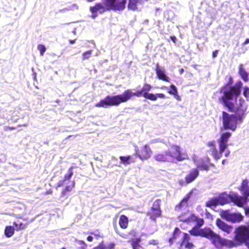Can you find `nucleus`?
Segmentation results:
<instances>
[{"instance_id":"f257e3e1","label":"nucleus","mask_w":249,"mask_h":249,"mask_svg":"<svg viewBox=\"0 0 249 249\" xmlns=\"http://www.w3.org/2000/svg\"><path fill=\"white\" fill-rule=\"evenodd\" d=\"M229 84L228 83L219 89L221 96L219 97V101L230 111L234 112L238 115L239 119H244L248 105L242 98L237 101V97L241 93L243 83L238 81L233 86H230Z\"/></svg>"},{"instance_id":"f03ea898","label":"nucleus","mask_w":249,"mask_h":249,"mask_svg":"<svg viewBox=\"0 0 249 249\" xmlns=\"http://www.w3.org/2000/svg\"><path fill=\"white\" fill-rule=\"evenodd\" d=\"M151 89L152 86L150 85L145 83L141 90H138L135 92H132L131 89H127L121 94L113 96L107 95L104 99L101 100L99 102L96 104L95 107L107 108L110 106H118L122 103L126 102L133 96H143L145 93H148V92Z\"/></svg>"},{"instance_id":"7ed1b4c3","label":"nucleus","mask_w":249,"mask_h":249,"mask_svg":"<svg viewBox=\"0 0 249 249\" xmlns=\"http://www.w3.org/2000/svg\"><path fill=\"white\" fill-rule=\"evenodd\" d=\"M103 3H97L93 6L89 8L91 13V17L95 18L98 16V13L103 14L106 11L112 10L114 11H122L125 8L126 0H103Z\"/></svg>"},{"instance_id":"20e7f679","label":"nucleus","mask_w":249,"mask_h":249,"mask_svg":"<svg viewBox=\"0 0 249 249\" xmlns=\"http://www.w3.org/2000/svg\"><path fill=\"white\" fill-rule=\"evenodd\" d=\"M188 155L180 151V147L177 145H172L168 150L154 156L155 159L158 161L174 162L176 160L182 161L187 159Z\"/></svg>"},{"instance_id":"39448f33","label":"nucleus","mask_w":249,"mask_h":249,"mask_svg":"<svg viewBox=\"0 0 249 249\" xmlns=\"http://www.w3.org/2000/svg\"><path fill=\"white\" fill-rule=\"evenodd\" d=\"M240 190L244 196H241L234 194L230 196L231 201L239 207H243L247 203V198L249 196V181L247 179L243 180Z\"/></svg>"},{"instance_id":"423d86ee","label":"nucleus","mask_w":249,"mask_h":249,"mask_svg":"<svg viewBox=\"0 0 249 249\" xmlns=\"http://www.w3.org/2000/svg\"><path fill=\"white\" fill-rule=\"evenodd\" d=\"M243 119H239V116L236 114H230L228 113L222 112V122L223 127L225 129H230L234 131L238 123H242Z\"/></svg>"},{"instance_id":"0eeeda50","label":"nucleus","mask_w":249,"mask_h":249,"mask_svg":"<svg viewBox=\"0 0 249 249\" xmlns=\"http://www.w3.org/2000/svg\"><path fill=\"white\" fill-rule=\"evenodd\" d=\"M234 239L237 244L245 243L249 249V224L236 228Z\"/></svg>"},{"instance_id":"6e6552de","label":"nucleus","mask_w":249,"mask_h":249,"mask_svg":"<svg viewBox=\"0 0 249 249\" xmlns=\"http://www.w3.org/2000/svg\"><path fill=\"white\" fill-rule=\"evenodd\" d=\"M206 238L210 239L212 243L217 248H221L224 246H228L230 248L239 245L234 240V242L231 240H226L222 238L219 235L214 233L211 229V233H208Z\"/></svg>"},{"instance_id":"1a4fd4ad","label":"nucleus","mask_w":249,"mask_h":249,"mask_svg":"<svg viewBox=\"0 0 249 249\" xmlns=\"http://www.w3.org/2000/svg\"><path fill=\"white\" fill-rule=\"evenodd\" d=\"M229 202V196L225 194H222L217 197H214L206 202V205L208 207L216 206L218 205H223Z\"/></svg>"},{"instance_id":"9d476101","label":"nucleus","mask_w":249,"mask_h":249,"mask_svg":"<svg viewBox=\"0 0 249 249\" xmlns=\"http://www.w3.org/2000/svg\"><path fill=\"white\" fill-rule=\"evenodd\" d=\"M221 217L227 221L233 223L239 222L243 219V216L239 213H231L229 211H223Z\"/></svg>"},{"instance_id":"9b49d317","label":"nucleus","mask_w":249,"mask_h":249,"mask_svg":"<svg viewBox=\"0 0 249 249\" xmlns=\"http://www.w3.org/2000/svg\"><path fill=\"white\" fill-rule=\"evenodd\" d=\"M231 135V133L229 132L223 133L221 135L220 138L217 140L219 144V150L222 154L227 148L228 142Z\"/></svg>"},{"instance_id":"f8f14e48","label":"nucleus","mask_w":249,"mask_h":249,"mask_svg":"<svg viewBox=\"0 0 249 249\" xmlns=\"http://www.w3.org/2000/svg\"><path fill=\"white\" fill-rule=\"evenodd\" d=\"M190 233L194 236H201L206 237L208 233H211V229L205 228L202 229H199L198 227H194L189 231Z\"/></svg>"},{"instance_id":"ddd939ff","label":"nucleus","mask_w":249,"mask_h":249,"mask_svg":"<svg viewBox=\"0 0 249 249\" xmlns=\"http://www.w3.org/2000/svg\"><path fill=\"white\" fill-rule=\"evenodd\" d=\"M207 145L210 147L208 150L209 153L211 155L215 160H218L222 157V153L220 151H218L215 147V142L214 141L209 142L207 143Z\"/></svg>"},{"instance_id":"4468645a","label":"nucleus","mask_w":249,"mask_h":249,"mask_svg":"<svg viewBox=\"0 0 249 249\" xmlns=\"http://www.w3.org/2000/svg\"><path fill=\"white\" fill-rule=\"evenodd\" d=\"M180 221L189 223L191 222L196 221V225L195 227L199 228L204 224V220L202 218H198L196 216L194 215H191L189 217L184 218L180 216L179 217Z\"/></svg>"},{"instance_id":"2eb2a0df","label":"nucleus","mask_w":249,"mask_h":249,"mask_svg":"<svg viewBox=\"0 0 249 249\" xmlns=\"http://www.w3.org/2000/svg\"><path fill=\"white\" fill-rule=\"evenodd\" d=\"M216 224L219 229L227 234L230 233L233 230V227L227 224L219 218L216 220Z\"/></svg>"},{"instance_id":"dca6fc26","label":"nucleus","mask_w":249,"mask_h":249,"mask_svg":"<svg viewBox=\"0 0 249 249\" xmlns=\"http://www.w3.org/2000/svg\"><path fill=\"white\" fill-rule=\"evenodd\" d=\"M136 155L142 160L148 159L152 153L149 146L147 145H144L142 149L141 154H139L136 149Z\"/></svg>"},{"instance_id":"f3484780","label":"nucleus","mask_w":249,"mask_h":249,"mask_svg":"<svg viewBox=\"0 0 249 249\" xmlns=\"http://www.w3.org/2000/svg\"><path fill=\"white\" fill-rule=\"evenodd\" d=\"M191 197V194H188L175 207V210L179 211L185 209L188 205V200Z\"/></svg>"},{"instance_id":"a211bd4d","label":"nucleus","mask_w":249,"mask_h":249,"mask_svg":"<svg viewBox=\"0 0 249 249\" xmlns=\"http://www.w3.org/2000/svg\"><path fill=\"white\" fill-rule=\"evenodd\" d=\"M156 72L157 77L159 79L169 82V77L165 74L164 70L161 68L158 63L156 65Z\"/></svg>"},{"instance_id":"6ab92c4d","label":"nucleus","mask_w":249,"mask_h":249,"mask_svg":"<svg viewBox=\"0 0 249 249\" xmlns=\"http://www.w3.org/2000/svg\"><path fill=\"white\" fill-rule=\"evenodd\" d=\"M199 175V171L196 168H193L185 177V181L187 183L193 182Z\"/></svg>"},{"instance_id":"aec40b11","label":"nucleus","mask_w":249,"mask_h":249,"mask_svg":"<svg viewBox=\"0 0 249 249\" xmlns=\"http://www.w3.org/2000/svg\"><path fill=\"white\" fill-rule=\"evenodd\" d=\"M73 167H70L68 172L65 174L64 179L60 180L58 183L57 186L58 187H61L63 185H64L65 184H66V181L70 180V179L71 178L72 176L73 175Z\"/></svg>"},{"instance_id":"412c9836","label":"nucleus","mask_w":249,"mask_h":249,"mask_svg":"<svg viewBox=\"0 0 249 249\" xmlns=\"http://www.w3.org/2000/svg\"><path fill=\"white\" fill-rule=\"evenodd\" d=\"M161 214V211L160 209L151 208L150 211L147 213V215L150 216V218L153 220L156 221V218L160 217Z\"/></svg>"},{"instance_id":"4be33fe9","label":"nucleus","mask_w":249,"mask_h":249,"mask_svg":"<svg viewBox=\"0 0 249 249\" xmlns=\"http://www.w3.org/2000/svg\"><path fill=\"white\" fill-rule=\"evenodd\" d=\"M239 74L241 78L245 81L247 82L249 80V73L243 68V65L241 64L239 67Z\"/></svg>"},{"instance_id":"5701e85b","label":"nucleus","mask_w":249,"mask_h":249,"mask_svg":"<svg viewBox=\"0 0 249 249\" xmlns=\"http://www.w3.org/2000/svg\"><path fill=\"white\" fill-rule=\"evenodd\" d=\"M147 0H129L128 8L131 10H135L137 9V4L138 3L142 4Z\"/></svg>"},{"instance_id":"b1692460","label":"nucleus","mask_w":249,"mask_h":249,"mask_svg":"<svg viewBox=\"0 0 249 249\" xmlns=\"http://www.w3.org/2000/svg\"><path fill=\"white\" fill-rule=\"evenodd\" d=\"M141 238H136L132 239L130 242L133 249H143V248L140 245Z\"/></svg>"},{"instance_id":"393cba45","label":"nucleus","mask_w":249,"mask_h":249,"mask_svg":"<svg viewBox=\"0 0 249 249\" xmlns=\"http://www.w3.org/2000/svg\"><path fill=\"white\" fill-rule=\"evenodd\" d=\"M119 158L120 159V163L124 165H128L135 161L134 159L131 156H120Z\"/></svg>"},{"instance_id":"a878e982","label":"nucleus","mask_w":249,"mask_h":249,"mask_svg":"<svg viewBox=\"0 0 249 249\" xmlns=\"http://www.w3.org/2000/svg\"><path fill=\"white\" fill-rule=\"evenodd\" d=\"M128 218L124 215H121L119 219V225L122 229H126L128 225Z\"/></svg>"},{"instance_id":"bb28decb","label":"nucleus","mask_w":249,"mask_h":249,"mask_svg":"<svg viewBox=\"0 0 249 249\" xmlns=\"http://www.w3.org/2000/svg\"><path fill=\"white\" fill-rule=\"evenodd\" d=\"M198 168L201 170L207 171L209 169V166L203 160L196 162Z\"/></svg>"},{"instance_id":"cd10ccee","label":"nucleus","mask_w":249,"mask_h":249,"mask_svg":"<svg viewBox=\"0 0 249 249\" xmlns=\"http://www.w3.org/2000/svg\"><path fill=\"white\" fill-rule=\"evenodd\" d=\"M183 237L181 238L180 243V248L182 247L183 246H185V244H187L188 242H189L190 240V236L188 233H183Z\"/></svg>"},{"instance_id":"c85d7f7f","label":"nucleus","mask_w":249,"mask_h":249,"mask_svg":"<svg viewBox=\"0 0 249 249\" xmlns=\"http://www.w3.org/2000/svg\"><path fill=\"white\" fill-rule=\"evenodd\" d=\"M14 233V228L12 226H7L5 228L4 233L6 237H11Z\"/></svg>"},{"instance_id":"c756f323","label":"nucleus","mask_w":249,"mask_h":249,"mask_svg":"<svg viewBox=\"0 0 249 249\" xmlns=\"http://www.w3.org/2000/svg\"><path fill=\"white\" fill-rule=\"evenodd\" d=\"M143 97L146 99H149L152 101H156L157 99L156 94H154L153 93H145L144 94H143Z\"/></svg>"},{"instance_id":"7c9ffc66","label":"nucleus","mask_w":249,"mask_h":249,"mask_svg":"<svg viewBox=\"0 0 249 249\" xmlns=\"http://www.w3.org/2000/svg\"><path fill=\"white\" fill-rule=\"evenodd\" d=\"M92 54V51L91 50H89L88 51H86L83 53L82 56V60L83 61H84L85 60H87L89 59Z\"/></svg>"},{"instance_id":"2f4dec72","label":"nucleus","mask_w":249,"mask_h":249,"mask_svg":"<svg viewBox=\"0 0 249 249\" xmlns=\"http://www.w3.org/2000/svg\"><path fill=\"white\" fill-rule=\"evenodd\" d=\"M74 186V182L73 181L71 185H67L62 192V194L64 195L67 192L71 191Z\"/></svg>"},{"instance_id":"473e14b6","label":"nucleus","mask_w":249,"mask_h":249,"mask_svg":"<svg viewBox=\"0 0 249 249\" xmlns=\"http://www.w3.org/2000/svg\"><path fill=\"white\" fill-rule=\"evenodd\" d=\"M168 93L173 95L176 94V93H178L177 88L174 85H171Z\"/></svg>"},{"instance_id":"72a5a7b5","label":"nucleus","mask_w":249,"mask_h":249,"mask_svg":"<svg viewBox=\"0 0 249 249\" xmlns=\"http://www.w3.org/2000/svg\"><path fill=\"white\" fill-rule=\"evenodd\" d=\"M37 49L39 51L40 54L43 56L46 52V49L45 46L42 44H39L37 46Z\"/></svg>"},{"instance_id":"f704fd0d","label":"nucleus","mask_w":249,"mask_h":249,"mask_svg":"<svg viewBox=\"0 0 249 249\" xmlns=\"http://www.w3.org/2000/svg\"><path fill=\"white\" fill-rule=\"evenodd\" d=\"M160 199H157L155 200L153 203V206L152 207L154 209H157L160 210Z\"/></svg>"},{"instance_id":"c9c22d12","label":"nucleus","mask_w":249,"mask_h":249,"mask_svg":"<svg viewBox=\"0 0 249 249\" xmlns=\"http://www.w3.org/2000/svg\"><path fill=\"white\" fill-rule=\"evenodd\" d=\"M244 96L248 99L249 97V87H245L243 93Z\"/></svg>"},{"instance_id":"e433bc0d","label":"nucleus","mask_w":249,"mask_h":249,"mask_svg":"<svg viewBox=\"0 0 249 249\" xmlns=\"http://www.w3.org/2000/svg\"><path fill=\"white\" fill-rule=\"evenodd\" d=\"M78 244L81 246V248L82 249H85V248L86 247V245L85 243L84 242V241H82V240H79L78 241Z\"/></svg>"},{"instance_id":"4c0bfd02","label":"nucleus","mask_w":249,"mask_h":249,"mask_svg":"<svg viewBox=\"0 0 249 249\" xmlns=\"http://www.w3.org/2000/svg\"><path fill=\"white\" fill-rule=\"evenodd\" d=\"M185 248L191 249L193 247V244L191 242H188L187 244H185L184 246Z\"/></svg>"},{"instance_id":"58836bf2","label":"nucleus","mask_w":249,"mask_h":249,"mask_svg":"<svg viewBox=\"0 0 249 249\" xmlns=\"http://www.w3.org/2000/svg\"><path fill=\"white\" fill-rule=\"evenodd\" d=\"M180 232V230L179 229V228H176L175 230H174V233H173V237H177V234L178 232Z\"/></svg>"},{"instance_id":"ea45409f","label":"nucleus","mask_w":249,"mask_h":249,"mask_svg":"<svg viewBox=\"0 0 249 249\" xmlns=\"http://www.w3.org/2000/svg\"><path fill=\"white\" fill-rule=\"evenodd\" d=\"M149 244L150 245H156L158 244V241L156 240H151L149 241Z\"/></svg>"},{"instance_id":"a19ab883","label":"nucleus","mask_w":249,"mask_h":249,"mask_svg":"<svg viewBox=\"0 0 249 249\" xmlns=\"http://www.w3.org/2000/svg\"><path fill=\"white\" fill-rule=\"evenodd\" d=\"M156 96H157V98H158V97L160 98H164L165 97V95L163 93H157Z\"/></svg>"},{"instance_id":"79ce46f5","label":"nucleus","mask_w":249,"mask_h":249,"mask_svg":"<svg viewBox=\"0 0 249 249\" xmlns=\"http://www.w3.org/2000/svg\"><path fill=\"white\" fill-rule=\"evenodd\" d=\"M177 237H174L173 236L170 238L169 239V242L170 243V245H171L173 244L174 240L176 239Z\"/></svg>"},{"instance_id":"37998d69","label":"nucleus","mask_w":249,"mask_h":249,"mask_svg":"<svg viewBox=\"0 0 249 249\" xmlns=\"http://www.w3.org/2000/svg\"><path fill=\"white\" fill-rule=\"evenodd\" d=\"M115 247V244L114 243H110L108 244V248L109 249H113Z\"/></svg>"},{"instance_id":"c03bdc74","label":"nucleus","mask_w":249,"mask_h":249,"mask_svg":"<svg viewBox=\"0 0 249 249\" xmlns=\"http://www.w3.org/2000/svg\"><path fill=\"white\" fill-rule=\"evenodd\" d=\"M218 53V50H215L214 51H213V58L216 57Z\"/></svg>"},{"instance_id":"a18cd8bd","label":"nucleus","mask_w":249,"mask_h":249,"mask_svg":"<svg viewBox=\"0 0 249 249\" xmlns=\"http://www.w3.org/2000/svg\"><path fill=\"white\" fill-rule=\"evenodd\" d=\"M69 9L72 10L78 9V6L76 4H73Z\"/></svg>"},{"instance_id":"49530a36","label":"nucleus","mask_w":249,"mask_h":249,"mask_svg":"<svg viewBox=\"0 0 249 249\" xmlns=\"http://www.w3.org/2000/svg\"><path fill=\"white\" fill-rule=\"evenodd\" d=\"M14 225L17 227V229H21V226H22V223H20L19 224V227H18V224L16 222H14Z\"/></svg>"},{"instance_id":"de8ad7c7","label":"nucleus","mask_w":249,"mask_h":249,"mask_svg":"<svg viewBox=\"0 0 249 249\" xmlns=\"http://www.w3.org/2000/svg\"><path fill=\"white\" fill-rule=\"evenodd\" d=\"M94 249H107V248L103 245H100L98 247L94 248Z\"/></svg>"},{"instance_id":"09e8293b","label":"nucleus","mask_w":249,"mask_h":249,"mask_svg":"<svg viewBox=\"0 0 249 249\" xmlns=\"http://www.w3.org/2000/svg\"><path fill=\"white\" fill-rule=\"evenodd\" d=\"M224 152H225V153H224L225 156L226 157H228L229 156V155H230V151H228V150H226V149Z\"/></svg>"},{"instance_id":"8fccbe9b","label":"nucleus","mask_w":249,"mask_h":249,"mask_svg":"<svg viewBox=\"0 0 249 249\" xmlns=\"http://www.w3.org/2000/svg\"><path fill=\"white\" fill-rule=\"evenodd\" d=\"M170 38L172 40V41H173L174 43L176 42L177 38L175 36H171Z\"/></svg>"},{"instance_id":"3c124183","label":"nucleus","mask_w":249,"mask_h":249,"mask_svg":"<svg viewBox=\"0 0 249 249\" xmlns=\"http://www.w3.org/2000/svg\"><path fill=\"white\" fill-rule=\"evenodd\" d=\"M93 240V237L92 236H88L87 237V240L89 242H91Z\"/></svg>"},{"instance_id":"603ef678","label":"nucleus","mask_w":249,"mask_h":249,"mask_svg":"<svg viewBox=\"0 0 249 249\" xmlns=\"http://www.w3.org/2000/svg\"><path fill=\"white\" fill-rule=\"evenodd\" d=\"M249 43V38H247L245 40V42L243 43V45H245Z\"/></svg>"},{"instance_id":"864d4df0","label":"nucleus","mask_w":249,"mask_h":249,"mask_svg":"<svg viewBox=\"0 0 249 249\" xmlns=\"http://www.w3.org/2000/svg\"><path fill=\"white\" fill-rule=\"evenodd\" d=\"M174 97H175L176 99L178 100H180V99H179V96H178V93H176V94L174 95Z\"/></svg>"},{"instance_id":"5fc2aeb1","label":"nucleus","mask_w":249,"mask_h":249,"mask_svg":"<svg viewBox=\"0 0 249 249\" xmlns=\"http://www.w3.org/2000/svg\"><path fill=\"white\" fill-rule=\"evenodd\" d=\"M69 42L71 44H73L75 43V40H70Z\"/></svg>"},{"instance_id":"6e6d98bb","label":"nucleus","mask_w":249,"mask_h":249,"mask_svg":"<svg viewBox=\"0 0 249 249\" xmlns=\"http://www.w3.org/2000/svg\"><path fill=\"white\" fill-rule=\"evenodd\" d=\"M184 71V70L183 69H181L179 70L180 73L181 74Z\"/></svg>"},{"instance_id":"4d7b16f0","label":"nucleus","mask_w":249,"mask_h":249,"mask_svg":"<svg viewBox=\"0 0 249 249\" xmlns=\"http://www.w3.org/2000/svg\"><path fill=\"white\" fill-rule=\"evenodd\" d=\"M8 129L9 130H13V129H15V128L14 127H8Z\"/></svg>"},{"instance_id":"13d9d810","label":"nucleus","mask_w":249,"mask_h":249,"mask_svg":"<svg viewBox=\"0 0 249 249\" xmlns=\"http://www.w3.org/2000/svg\"><path fill=\"white\" fill-rule=\"evenodd\" d=\"M225 161H226V160H222V164H225Z\"/></svg>"},{"instance_id":"bf43d9fd","label":"nucleus","mask_w":249,"mask_h":249,"mask_svg":"<svg viewBox=\"0 0 249 249\" xmlns=\"http://www.w3.org/2000/svg\"><path fill=\"white\" fill-rule=\"evenodd\" d=\"M62 249H65V248H62Z\"/></svg>"},{"instance_id":"052dcab7","label":"nucleus","mask_w":249,"mask_h":249,"mask_svg":"<svg viewBox=\"0 0 249 249\" xmlns=\"http://www.w3.org/2000/svg\"><path fill=\"white\" fill-rule=\"evenodd\" d=\"M249 1V0H248Z\"/></svg>"}]
</instances>
